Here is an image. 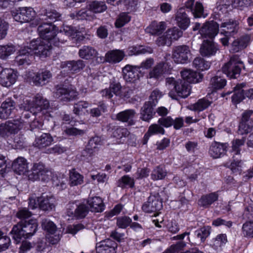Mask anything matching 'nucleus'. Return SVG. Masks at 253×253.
Instances as JSON below:
<instances>
[{"mask_svg":"<svg viewBox=\"0 0 253 253\" xmlns=\"http://www.w3.org/2000/svg\"><path fill=\"white\" fill-rule=\"evenodd\" d=\"M38 222L36 219H30L28 221L21 220L13 226L10 234L17 243L21 239L29 238L32 236L38 229Z\"/></svg>","mask_w":253,"mask_h":253,"instance_id":"f257e3e1","label":"nucleus"},{"mask_svg":"<svg viewBox=\"0 0 253 253\" xmlns=\"http://www.w3.org/2000/svg\"><path fill=\"white\" fill-rule=\"evenodd\" d=\"M49 107V102L40 94H37L33 98L32 101L26 100L21 104L20 108L26 111H30L36 114L43 110H46Z\"/></svg>","mask_w":253,"mask_h":253,"instance_id":"f03ea898","label":"nucleus"},{"mask_svg":"<svg viewBox=\"0 0 253 253\" xmlns=\"http://www.w3.org/2000/svg\"><path fill=\"white\" fill-rule=\"evenodd\" d=\"M244 67L243 62L239 56L233 55L230 60L222 67L223 73L230 79H237L240 75L241 70Z\"/></svg>","mask_w":253,"mask_h":253,"instance_id":"7ed1b4c3","label":"nucleus"},{"mask_svg":"<svg viewBox=\"0 0 253 253\" xmlns=\"http://www.w3.org/2000/svg\"><path fill=\"white\" fill-rule=\"evenodd\" d=\"M27 175L29 180L32 181H48L51 177V171L41 163H35L31 170L28 171Z\"/></svg>","mask_w":253,"mask_h":253,"instance_id":"20e7f679","label":"nucleus"},{"mask_svg":"<svg viewBox=\"0 0 253 253\" xmlns=\"http://www.w3.org/2000/svg\"><path fill=\"white\" fill-rule=\"evenodd\" d=\"M78 93L71 84H58L55 86L54 96L63 102H69L75 99Z\"/></svg>","mask_w":253,"mask_h":253,"instance_id":"39448f33","label":"nucleus"},{"mask_svg":"<svg viewBox=\"0 0 253 253\" xmlns=\"http://www.w3.org/2000/svg\"><path fill=\"white\" fill-rule=\"evenodd\" d=\"M51 42L37 39L32 40L30 43V46L33 49V54H37L41 58H45L50 54Z\"/></svg>","mask_w":253,"mask_h":253,"instance_id":"423d86ee","label":"nucleus"},{"mask_svg":"<svg viewBox=\"0 0 253 253\" xmlns=\"http://www.w3.org/2000/svg\"><path fill=\"white\" fill-rule=\"evenodd\" d=\"M13 19L17 22L27 23L34 19L36 11L31 7H20L11 11Z\"/></svg>","mask_w":253,"mask_h":253,"instance_id":"0eeeda50","label":"nucleus"},{"mask_svg":"<svg viewBox=\"0 0 253 253\" xmlns=\"http://www.w3.org/2000/svg\"><path fill=\"white\" fill-rule=\"evenodd\" d=\"M39 24L40 25L38 28V31L40 37L42 39V40L52 42V40H55L57 29L55 25L51 24V22H42L36 25Z\"/></svg>","mask_w":253,"mask_h":253,"instance_id":"6e6552de","label":"nucleus"},{"mask_svg":"<svg viewBox=\"0 0 253 253\" xmlns=\"http://www.w3.org/2000/svg\"><path fill=\"white\" fill-rule=\"evenodd\" d=\"M253 128V111L246 110L242 115V119L240 122L238 133L240 135L247 134L250 132Z\"/></svg>","mask_w":253,"mask_h":253,"instance_id":"1a4fd4ad","label":"nucleus"},{"mask_svg":"<svg viewBox=\"0 0 253 253\" xmlns=\"http://www.w3.org/2000/svg\"><path fill=\"white\" fill-rule=\"evenodd\" d=\"M140 74L143 75L139 67L136 65H126L122 68V75L123 79L126 82L135 83L139 80Z\"/></svg>","mask_w":253,"mask_h":253,"instance_id":"9d476101","label":"nucleus"},{"mask_svg":"<svg viewBox=\"0 0 253 253\" xmlns=\"http://www.w3.org/2000/svg\"><path fill=\"white\" fill-rule=\"evenodd\" d=\"M191 52L189 46L182 45L175 46L172 50V58L176 63L184 64L189 60Z\"/></svg>","mask_w":253,"mask_h":253,"instance_id":"9b49d317","label":"nucleus"},{"mask_svg":"<svg viewBox=\"0 0 253 253\" xmlns=\"http://www.w3.org/2000/svg\"><path fill=\"white\" fill-rule=\"evenodd\" d=\"M190 86L185 82L180 81L177 85L174 86V90H170L169 96L173 99L179 100L186 98L190 94Z\"/></svg>","mask_w":253,"mask_h":253,"instance_id":"f8f14e48","label":"nucleus"},{"mask_svg":"<svg viewBox=\"0 0 253 253\" xmlns=\"http://www.w3.org/2000/svg\"><path fill=\"white\" fill-rule=\"evenodd\" d=\"M34 58L33 51L31 46H25L20 49L18 55L15 57V62L18 65H28Z\"/></svg>","mask_w":253,"mask_h":253,"instance_id":"ddd939ff","label":"nucleus"},{"mask_svg":"<svg viewBox=\"0 0 253 253\" xmlns=\"http://www.w3.org/2000/svg\"><path fill=\"white\" fill-rule=\"evenodd\" d=\"M239 22L234 19L227 20L221 23L220 26V34L224 36H233L237 33Z\"/></svg>","mask_w":253,"mask_h":253,"instance_id":"4468645a","label":"nucleus"},{"mask_svg":"<svg viewBox=\"0 0 253 253\" xmlns=\"http://www.w3.org/2000/svg\"><path fill=\"white\" fill-rule=\"evenodd\" d=\"M219 25L215 22H207L204 24L199 33L203 38L212 39L218 34L219 31Z\"/></svg>","mask_w":253,"mask_h":253,"instance_id":"2eb2a0df","label":"nucleus"},{"mask_svg":"<svg viewBox=\"0 0 253 253\" xmlns=\"http://www.w3.org/2000/svg\"><path fill=\"white\" fill-rule=\"evenodd\" d=\"M101 144V140L99 136L92 137L88 141L85 148L84 149L81 153V157L84 160H88L94 154L95 150L98 148V145Z\"/></svg>","mask_w":253,"mask_h":253,"instance_id":"dca6fc26","label":"nucleus"},{"mask_svg":"<svg viewBox=\"0 0 253 253\" xmlns=\"http://www.w3.org/2000/svg\"><path fill=\"white\" fill-rule=\"evenodd\" d=\"M162 208V202L158 196L150 195L146 202L142 207V210L146 212H156Z\"/></svg>","mask_w":253,"mask_h":253,"instance_id":"f3484780","label":"nucleus"},{"mask_svg":"<svg viewBox=\"0 0 253 253\" xmlns=\"http://www.w3.org/2000/svg\"><path fill=\"white\" fill-rule=\"evenodd\" d=\"M117 246V244L115 241L110 239H107L96 244V253H116Z\"/></svg>","mask_w":253,"mask_h":253,"instance_id":"a211bd4d","label":"nucleus"},{"mask_svg":"<svg viewBox=\"0 0 253 253\" xmlns=\"http://www.w3.org/2000/svg\"><path fill=\"white\" fill-rule=\"evenodd\" d=\"M17 77L16 72L13 70L4 69L0 76V84L3 86H10L15 83Z\"/></svg>","mask_w":253,"mask_h":253,"instance_id":"6ab92c4d","label":"nucleus"},{"mask_svg":"<svg viewBox=\"0 0 253 253\" xmlns=\"http://www.w3.org/2000/svg\"><path fill=\"white\" fill-rule=\"evenodd\" d=\"M229 145L227 143L213 142L210 148L209 153L214 159L223 156L227 151Z\"/></svg>","mask_w":253,"mask_h":253,"instance_id":"aec40b11","label":"nucleus"},{"mask_svg":"<svg viewBox=\"0 0 253 253\" xmlns=\"http://www.w3.org/2000/svg\"><path fill=\"white\" fill-rule=\"evenodd\" d=\"M218 50L217 45L212 41L205 40L201 45L200 52L203 56L214 55Z\"/></svg>","mask_w":253,"mask_h":253,"instance_id":"412c9836","label":"nucleus"},{"mask_svg":"<svg viewBox=\"0 0 253 253\" xmlns=\"http://www.w3.org/2000/svg\"><path fill=\"white\" fill-rule=\"evenodd\" d=\"M250 42L251 36L249 35H243L233 42L230 50L233 53L238 52L246 48Z\"/></svg>","mask_w":253,"mask_h":253,"instance_id":"4be33fe9","label":"nucleus"},{"mask_svg":"<svg viewBox=\"0 0 253 253\" xmlns=\"http://www.w3.org/2000/svg\"><path fill=\"white\" fill-rule=\"evenodd\" d=\"M52 77V74L48 70H41L37 73L32 78L33 84L37 86H42L48 83Z\"/></svg>","mask_w":253,"mask_h":253,"instance_id":"5701e85b","label":"nucleus"},{"mask_svg":"<svg viewBox=\"0 0 253 253\" xmlns=\"http://www.w3.org/2000/svg\"><path fill=\"white\" fill-rule=\"evenodd\" d=\"M15 109V102L11 98H7L0 107V118L7 119Z\"/></svg>","mask_w":253,"mask_h":253,"instance_id":"b1692460","label":"nucleus"},{"mask_svg":"<svg viewBox=\"0 0 253 253\" xmlns=\"http://www.w3.org/2000/svg\"><path fill=\"white\" fill-rule=\"evenodd\" d=\"M175 20L177 25L182 29L185 30L189 26L190 21L184 7L179 8L175 16Z\"/></svg>","mask_w":253,"mask_h":253,"instance_id":"393cba45","label":"nucleus"},{"mask_svg":"<svg viewBox=\"0 0 253 253\" xmlns=\"http://www.w3.org/2000/svg\"><path fill=\"white\" fill-rule=\"evenodd\" d=\"M39 208L44 211H50L55 208V198L52 196L42 195L38 197Z\"/></svg>","mask_w":253,"mask_h":253,"instance_id":"a878e982","label":"nucleus"},{"mask_svg":"<svg viewBox=\"0 0 253 253\" xmlns=\"http://www.w3.org/2000/svg\"><path fill=\"white\" fill-rule=\"evenodd\" d=\"M195 0H187L185 3L184 6L192 12L195 18L205 17L204 14V7L202 4L200 2H196L194 7V3Z\"/></svg>","mask_w":253,"mask_h":253,"instance_id":"bb28decb","label":"nucleus"},{"mask_svg":"<svg viewBox=\"0 0 253 253\" xmlns=\"http://www.w3.org/2000/svg\"><path fill=\"white\" fill-rule=\"evenodd\" d=\"M167 64L164 62H160L150 70L147 75L148 79H154L158 80L161 79L166 72Z\"/></svg>","mask_w":253,"mask_h":253,"instance_id":"cd10ccee","label":"nucleus"},{"mask_svg":"<svg viewBox=\"0 0 253 253\" xmlns=\"http://www.w3.org/2000/svg\"><path fill=\"white\" fill-rule=\"evenodd\" d=\"M181 76L184 80L190 83H199L202 81L203 77V75L200 73L190 69H185L182 71Z\"/></svg>","mask_w":253,"mask_h":253,"instance_id":"c85d7f7f","label":"nucleus"},{"mask_svg":"<svg viewBox=\"0 0 253 253\" xmlns=\"http://www.w3.org/2000/svg\"><path fill=\"white\" fill-rule=\"evenodd\" d=\"M53 141L52 136L49 133H44L41 136L37 137L34 142V146L42 149L50 146Z\"/></svg>","mask_w":253,"mask_h":253,"instance_id":"c756f323","label":"nucleus"},{"mask_svg":"<svg viewBox=\"0 0 253 253\" xmlns=\"http://www.w3.org/2000/svg\"><path fill=\"white\" fill-rule=\"evenodd\" d=\"M136 113V111L133 109H127L119 113L116 118L118 120L127 123L129 126H132L134 124L133 118Z\"/></svg>","mask_w":253,"mask_h":253,"instance_id":"7c9ffc66","label":"nucleus"},{"mask_svg":"<svg viewBox=\"0 0 253 253\" xmlns=\"http://www.w3.org/2000/svg\"><path fill=\"white\" fill-rule=\"evenodd\" d=\"M154 106L151 101L146 102L141 109L140 118L144 121L149 122L155 114Z\"/></svg>","mask_w":253,"mask_h":253,"instance_id":"2f4dec72","label":"nucleus"},{"mask_svg":"<svg viewBox=\"0 0 253 253\" xmlns=\"http://www.w3.org/2000/svg\"><path fill=\"white\" fill-rule=\"evenodd\" d=\"M70 17L77 20H92L95 18V16L92 13L90 10L87 8H82L79 11H75L70 14Z\"/></svg>","mask_w":253,"mask_h":253,"instance_id":"473e14b6","label":"nucleus"},{"mask_svg":"<svg viewBox=\"0 0 253 253\" xmlns=\"http://www.w3.org/2000/svg\"><path fill=\"white\" fill-rule=\"evenodd\" d=\"M13 170L19 175L28 173V163L27 160L23 157H19L12 164Z\"/></svg>","mask_w":253,"mask_h":253,"instance_id":"72a5a7b5","label":"nucleus"},{"mask_svg":"<svg viewBox=\"0 0 253 253\" xmlns=\"http://www.w3.org/2000/svg\"><path fill=\"white\" fill-rule=\"evenodd\" d=\"M87 204L91 211L95 212H102L104 209L103 201L99 197L89 198Z\"/></svg>","mask_w":253,"mask_h":253,"instance_id":"f704fd0d","label":"nucleus"},{"mask_svg":"<svg viewBox=\"0 0 253 253\" xmlns=\"http://www.w3.org/2000/svg\"><path fill=\"white\" fill-rule=\"evenodd\" d=\"M40 15L41 16L40 18V20L47 21L46 22H51V24H52L53 22L62 19V15L55 10H50L48 11L45 10L43 13H42Z\"/></svg>","mask_w":253,"mask_h":253,"instance_id":"c9c22d12","label":"nucleus"},{"mask_svg":"<svg viewBox=\"0 0 253 253\" xmlns=\"http://www.w3.org/2000/svg\"><path fill=\"white\" fill-rule=\"evenodd\" d=\"M218 195L213 192L203 195L198 201V205L204 208H209L212 203L218 200Z\"/></svg>","mask_w":253,"mask_h":253,"instance_id":"e433bc0d","label":"nucleus"},{"mask_svg":"<svg viewBox=\"0 0 253 253\" xmlns=\"http://www.w3.org/2000/svg\"><path fill=\"white\" fill-rule=\"evenodd\" d=\"M246 85V83H243L237 84L234 88V93L232 96V102L237 104L241 102L246 97L245 91L243 88Z\"/></svg>","mask_w":253,"mask_h":253,"instance_id":"4c0bfd02","label":"nucleus"},{"mask_svg":"<svg viewBox=\"0 0 253 253\" xmlns=\"http://www.w3.org/2000/svg\"><path fill=\"white\" fill-rule=\"evenodd\" d=\"M78 54L81 58L89 60L95 57L97 52L94 47L91 46L84 45L79 49Z\"/></svg>","mask_w":253,"mask_h":253,"instance_id":"58836bf2","label":"nucleus"},{"mask_svg":"<svg viewBox=\"0 0 253 253\" xmlns=\"http://www.w3.org/2000/svg\"><path fill=\"white\" fill-rule=\"evenodd\" d=\"M164 133L165 129L161 125L158 124L151 125L144 136L142 143L144 145L146 144L150 136L152 135L156 134H164Z\"/></svg>","mask_w":253,"mask_h":253,"instance_id":"ea45409f","label":"nucleus"},{"mask_svg":"<svg viewBox=\"0 0 253 253\" xmlns=\"http://www.w3.org/2000/svg\"><path fill=\"white\" fill-rule=\"evenodd\" d=\"M124 52L120 50H114L107 52L105 55L106 61L111 63L120 62L124 57Z\"/></svg>","mask_w":253,"mask_h":253,"instance_id":"a19ab883","label":"nucleus"},{"mask_svg":"<svg viewBox=\"0 0 253 253\" xmlns=\"http://www.w3.org/2000/svg\"><path fill=\"white\" fill-rule=\"evenodd\" d=\"M166 23L165 22L153 21L148 27L149 32L153 35L161 34L166 29Z\"/></svg>","mask_w":253,"mask_h":253,"instance_id":"79ce46f5","label":"nucleus"},{"mask_svg":"<svg viewBox=\"0 0 253 253\" xmlns=\"http://www.w3.org/2000/svg\"><path fill=\"white\" fill-rule=\"evenodd\" d=\"M87 8L92 13L94 14V13H101L105 11L107 6L104 1L95 0L90 2L87 5Z\"/></svg>","mask_w":253,"mask_h":253,"instance_id":"37998d69","label":"nucleus"},{"mask_svg":"<svg viewBox=\"0 0 253 253\" xmlns=\"http://www.w3.org/2000/svg\"><path fill=\"white\" fill-rule=\"evenodd\" d=\"M84 182V176L74 169L70 172L69 183L71 186L81 185Z\"/></svg>","mask_w":253,"mask_h":253,"instance_id":"c03bdc74","label":"nucleus"},{"mask_svg":"<svg viewBox=\"0 0 253 253\" xmlns=\"http://www.w3.org/2000/svg\"><path fill=\"white\" fill-rule=\"evenodd\" d=\"M88 208L84 204H80L77 207L74 211L69 210L68 211V214L74 215L78 218L84 217L88 213Z\"/></svg>","mask_w":253,"mask_h":253,"instance_id":"a18cd8bd","label":"nucleus"},{"mask_svg":"<svg viewBox=\"0 0 253 253\" xmlns=\"http://www.w3.org/2000/svg\"><path fill=\"white\" fill-rule=\"evenodd\" d=\"M212 102L211 100H210L208 98L204 97L199 99L197 102L191 106L193 110L200 112L206 109L211 104Z\"/></svg>","mask_w":253,"mask_h":253,"instance_id":"49530a36","label":"nucleus"},{"mask_svg":"<svg viewBox=\"0 0 253 253\" xmlns=\"http://www.w3.org/2000/svg\"><path fill=\"white\" fill-rule=\"evenodd\" d=\"M211 229V227L209 226H204L194 232V236L203 243L210 235Z\"/></svg>","mask_w":253,"mask_h":253,"instance_id":"de8ad7c7","label":"nucleus"},{"mask_svg":"<svg viewBox=\"0 0 253 253\" xmlns=\"http://www.w3.org/2000/svg\"><path fill=\"white\" fill-rule=\"evenodd\" d=\"M167 175V171L165 168L161 166L156 167L151 174V178L154 180H162L165 178Z\"/></svg>","mask_w":253,"mask_h":253,"instance_id":"09e8293b","label":"nucleus"},{"mask_svg":"<svg viewBox=\"0 0 253 253\" xmlns=\"http://www.w3.org/2000/svg\"><path fill=\"white\" fill-rule=\"evenodd\" d=\"M64 65H66L68 70L73 72L79 71L81 69H83L85 66L84 62L82 60L68 61L64 63Z\"/></svg>","mask_w":253,"mask_h":253,"instance_id":"8fccbe9b","label":"nucleus"},{"mask_svg":"<svg viewBox=\"0 0 253 253\" xmlns=\"http://www.w3.org/2000/svg\"><path fill=\"white\" fill-rule=\"evenodd\" d=\"M226 84V80L220 76H216L211 78L210 85L213 90L223 88Z\"/></svg>","mask_w":253,"mask_h":253,"instance_id":"3c124183","label":"nucleus"},{"mask_svg":"<svg viewBox=\"0 0 253 253\" xmlns=\"http://www.w3.org/2000/svg\"><path fill=\"white\" fill-rule=\"evenodd\" d=\"M0 131L3 132L4 136L7 132L15 133L18 131V126L12 121H7L4 124L0 125Z\"/></svg>","mask_w":253,"mask_h":253,"instance_id":"603ef678","label":"nucleus"},{"mask_svg":"<svg viewBox=\"0 0 253 253\" xmlns=\"http://www.w3.org/2000/svg\"><path fill=\"white\" fill-rule=\"evenodd\" d=\"M246 138L243 137L242 139H234L232 142V149L233 153V158L235 157H240V147L243 146L245 144Z\"/></svg>","mask_w":253,"mask_h":253,"instance_id":"864d4df0","label":"nucleus"},{"mask_svg":"<svg viewBox=\"0 0 253 253\" xmlns=\"http://www.w3.org/2000/svg\"><path fill=\"white\" fill-rule=\"evenodd\" d=\"M117 185L123 189L127 187L133 188L134 186V180L128 175H124L118 180Z\"/></svg>","mask_w":253,"mask_h":253,"instance_id":"5fc2aeb1","label":"nucleus"},{"mask_svg":"<svg viewBox=\"0 0 253 253\" xmlns=\"http://www.w3.org/2000/svg\"><path fill=\"white\" fill-rule=\"evenodd\" d=\"M193 66L198 70L204 71L210 68L211 63L201 57H197L193 62Z\"/></svg>","mask_w":253,"mask_h":253,"instance_id":"6e6d98bb","label":"nucleus"},{"mask_svg":"<svg viewBox=\"0 0 253 253\" xmlns=\"http://www.w3.org/2000/svg\"><path fill=\"white\" fill-rule=\"evenodd\" d=\"M15 47L12 45H0V58L6 59L14 52Z\"/></svg>","mask_w":253,"mask_h":253,"instance_id":"4d7b16f0","label":"nucleus"},{"mask_svg":"<svg viewBox=\"0 0 253 253\" xmlns=\"http://www.w3.org/2000/svg\"><path fill=\"white\" fill-rule=\"evenodd\" d=\"M42 229L47 231L50 234H54L57 232V227L52 221L47 219H43L42 221Z\"/></svg>","mask_w":253,"mask_h":253,"instance_id":"13d9d810","label":"nucleus"},{"mask_svg":"<svg viewBox=\"0 0 253 253\" xmlns=\"http://www.w3.org/2000/svg\"><path fill=\"white\" fill-rule=\"evenodd\" d=\"M182 32L178 28L174 27L169 29L166 32V36H168L171 43L172 40H177L182 35Z\"/></svg>","mask_w":253,"mask_h":253,"instance_id":"bf43d9fd","label":"nucleus"},{"mask_svg":"<svg viewBox=\"0 0 253 253\" xmlns=\"http://www.w3.org/2000/svg\"><path fill=\"white\" fill-rule=\"evenodd\" d=\"M130 20V17L126 13L123 12L120 14L118 18L115 22L117 28H121Z\"/></svg>","mask_w":253,"mask_h":253,"instance_id":"052dcab7","label":"nucleus"},{"mask_svg":"<svg viewBox=\"0 0 253 253\" xmlns=\"http://www.w3.org/2000/svg\"><path fill=\"white\" fill-rule=\"evenodd\" d=\"M244 236L253 238V221H247L242 226Z\"/></svg>","mask_w":253,"mask_h":253,"instance_id":"680f3d73","label":"nucleus"},{"mask_svg":"<svg viewBox=\"0 0 253 253\" xmlns=\"http://www.w3.org/2000/svg\"><path fill=\"white\" fill-rule=\"evenodd\" d=\"M52 181L53 185L60 189L66 187L67 178L63 175L53 177Z\"/></svg>","mask_w":253,"mask_h":253,"instance_id":"e2e57ef3","label":"nucleus"},{"mask_svg":"<svg viewBox=\"0 0 253 253\" xmlns=\"http://www.w3.org/2000/svg\"><path fill=\"white\" fill-rule=\"evenodd\" d=\"M227 241V239L226 234H220L212 239V246L215 248H217L225 244Z\"/></svg>","mask_w":253,"mask_h":253,"instance_id":"0e129e2a","label":"nucleus"},{"mask_svg":"<svg viewBox=\"0 0 253 253\" xmlns=\"http://www.w3.org/2000/svg\"><path fill=\"white\" fill-rule=\"evenodd\" d=\"M129 133V131L126 128L118 127L114 130L113 136L117 139H122L128 136Z\"/></svg>","mask_w":253,"mask_h":253,"instance_id":"69168bd1","label":"nucleus"},{"mask_svg":"<svg viewBox=\"0 0 253 253\" xmlns=\"http://www.w3.org/2000/svg\"><path fill=\"white\" fill-rule=\"evenodd\" d=\"M131 221V219L128 216H120L117 218V225L119 228H126L130 225Z\"/></svg>","mask_w":253,"mask_h":253,"instance_id":"338daca9","label":"nucleus"},{"mask_svg":"<svg viewBox=\"0 0 253 253\" xmlns=\"http://www.w3.org/2000/svg\"><path fill=\"white\" fill-rule=\"evenodd\" d=\"M89 104L86 101H79L74 104L73 112L77 115H80L82 114L84 109L87 108Z\"/></svg>","mask_w":253,"mask_h":253,"instance_id":"774afa93","label":"nucleus"}]
</instances>
